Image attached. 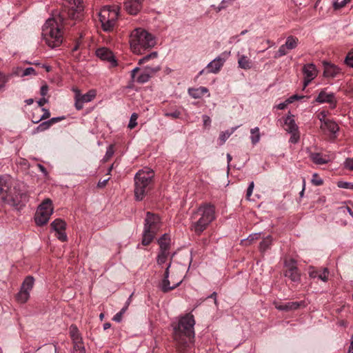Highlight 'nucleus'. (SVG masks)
<instances>
[{"mask_svg": "<svg viewBox=\"0 0 353 353\" xmlns=\"http://www.w3.org/2000/svg\"><path fill=\"white\" fill-rule=\"evenodd\" d=\"M84 6L82 0H64L63 9L58 19H48L42 28V37L46 44L54 48L61 45L63 41L60 23H64L67 18L72 20L80 19L83 15Z\"/></svg>", "mask_w": 353, "mask_h": 353, "instance_id": "nucleus-1", "label": "nucleus"}, {"mask_svg": "<svg viewBox=\"0 0 353 353\" xmlns=\"http://www.w3.org/2000/svg\"><path fill=\"white\" fill-rule=\"evenodd\" d=\"M28 199L29 191L26 183L10 175L0 176V200L19 210Z\"/></svg>", "mask_w": 353, "mask_h": 353, "instance_id": "nucleus-2", "label": "nucleus"}, {"mask_svg": "<svg viewBox=\"0 0 353 353\" xmlns=\"http://www.w3.org/2000/svg\"><path fill=\"white\" fill-rule=\"evenodd\" d=\"M190 228L200 235L215 219V207L210 203L201 205L191 216Z\"/></svg>", "mask_w": 353, "mask_h": 353, "instance_id": "nucleus-3", "label": "nucleus"}, {"mask_svg": "<svg viewBox=\"0 0 353 353\" xmlns=\"http://www.w3.org/2000/svg\"><path fill=\"white\" fill-rule=\"evenodd\" d=\"M194 316L189 313L181 316L176 327H174V339L179 344L188 346L194 337Z\"/></svg>", "mask_w": 353, "mask_h": 353, "instance_id": "nucleus-4", "label": "nucleus"}, {"mask_svg": "<svg viewBox=\"0 0 353 353\" xmlns=\"http://www.w3.org/2000/svg\"><path fill=\"white\" fill-rule=\"evenodd\" d=\"M154 172L152 169L145 168L134 176V196L137 201H142L153 185Z\"/></svg>", "mask_w": 353, "mask_h": 353, "instance_id": "nucleus-5", "label": "nucleus"}, {"mask_svg": "<svg viewBox=\"0 0 353 353\" xmlns=\"http://www.w3.org/2000/svg\"><path fill=\"white\" fill-rule=\"evenodd\" d=\"M130 44L134 53L141 54V50L154 47L156 44V40L152 34L143 28H139L131 32Z\"/></svg>", "mask_w": 353, "mask_h": 353, "instance_id": "nucleus-6", "label": "nucleus"}, {"mask_svg": "<svg viewBox=\"0 0 353 353\" xmlns=\"http://www.w3.org/2000/svg\"><path fill=\"white\" fill-rule=\"evenodd\" d=\"M161 226L159 215L150 212L146 213L143 232L142 244L148 245L154 239Z\"/></svg>", "mask_w": 353, "mask_h": 353, "instance_id": "nucleus-7", "label": "nucleus"}, {"mask_svg": "<svg viewBox=\"0 0 353 353\" xmlns=\"http://www.w3.org/2000/svg\"><path fill=\"white\" fill-rule=\"evenodd\" d=\"M103 30L105 32L113 30L119 17V8L117 6H105L99 14Z\"/></svg>", "mask_w": 353, "mask_h": 353, "instance_id": "nucleus-8", "label": "nucleus"}, {"mask_svg": "<svg viewBox=\"0 0 353 353\" xmlns=\"http://www.w3.org/2000/svg\"><path fill=\"white\" fill-rule=\"evenodd\" d=\"M53 212L52 201L47 199L44 200L39 206L34 220L38 225H43L48 223Z\"/></svg>", "mask_w": 353, "mask_h": 353, "instance_id": "nucleus-9", "label": "nucleus"}, {"mask_svg": "<svg viewBox=\"0 0 353 353\" xmlns=\"http://www.w3.org/2000/svg\"><path fill=\"white\" fill-rule=\"evenodd\" d=\"M288 270L285 272V276L289 277L293 282H298L300 281V273L294 260H290L289 262L285 263Z\"/></svg>", "mask_w": 353, "mask_h": 353, "instance_id": "nucleus-10", "label": "nucleus"}, {"mask_svg": "<svg viewBox=\"0 0 353 353\" xmlns=\"http://www.w3.org/2000/svg\"><path fill=\"white\" fill-rule=\"evenodd\" d=\"M275 307L281 311H292L297 310L301 306H304V301H295V302H286V303H281V302H275L274 303Z\"/></svg>", "mask_w": 353, "mask_h": 353, "instance_id": "nucleus-11", "label": "nucleus"}, {"mask_svg": "<svg viewBox=\"0 0 353 353\" xmlns=\"http://www.w3.org/2000/svg\"><path fill=\"white\" fill-rule=\"evenodd\" d=\"M323 67V76L325 77L334 78L341 73V69L333 63L324 61Z\"/></svg>", "mask_w": 353, "mask_h": 353, "instance_id": "nucleus-12", "label": "nucleus"}, {"mask_svg": "<svg viewBox=\"0 0 353 353\" xmlns=\"http://www.w3.org/2000/svg\"><path fill=\"white\" fill-rule=\"evenodd\" d=\"M124 7L128 13L136 15L141 8V0H127L124 3Z\"/></svg>", "mask_w": 353, "mask_h": 353, "instance_id": "nucleus-13", "label": "nucleus"}, {"mask_svg": "<svg viewBox=\"0 0 353 353\" xmlns=\"http://www.w3.org/2000/svg\"><path fill=\"white\" fill-rule=\"evenodd\" d=\"M224 62V59L220 57H216L208 64L206 67L207 73H218L223 65Z\"/></svg>", "mask_w": 353, "mask_h": 353, "instance_id": "nucleus-14", "label": "nucleus"}, {"mask_svg": "<svg viewBox=\"0 0 353 353\" xmlns=\"http://www.w3.org/2000/svg\"><path fill=\"white\" fill-rule=\"evenodd\" d=\"M316 101L319 103H329L331 104H333V107H335V98L334 93H327L324 90H322L317 97L316 98Z\"/></svg>", "mask_w": 353, "mask_h": 353, "instance_id": "nucleus-15", "label": "nucleus"}, {"mask_svg": "<svg viewBox=\"0 0 353 353\" xmlns=\"http://www.w3.org/2000/svg\"><path fill=\"white\" fill-rule=\"evenodd\" d=\"M96 55L102 60L109 62H115L112 52L107 48H101L97 50Z\"/></svg>", "mask_w": 353, "mask_h": 353, "instance_id": "nucleus-16", "label": "nucleus"}, {"mask_svg": "<svg viewBox=\"0 0 353 353\" xmlns=\"http://www.w3.org/2000/svg\"><path fill=\"white\" fill-rule=\"evenodd\" d=\"M304 77L314 79L317 76V70L314 64L307 63L303 67Z\"/></svg>", "mask_w": 353, "mask_h": 353, "instance_id": "nucleus-17", "label": "nucleus"}, {"mask_svg": "<svg viewBox=\"0 0 353 353\" xmlns=\"http://www.w3.org/2000/svg\"><path fill=\"white\" fill-rule=\"evenodd\" d=\"M181 282L182 281L181 280L174 284L172 286H170L169 278L163 277L161 283H160L159 288L163 292L166 293L177 288L181 283Z\"/></svg>", "mask_w": 353, "mask_h": 353, "instance_id": "nucleus-18", "label": "nucleus"}, {"mask_svg": "<svg viewBox=\"0 0 353 353\" xmlns=\"http://www.w3.org/2000/svg\"><path fill=\"white\" fill-rule=\"evenodd\" d=\"M170 237L168 234H163L158 240V243L160 246V251L168 252L170 249Z\"/></svg>", "mask_w": 353, "mask_h": 353, "instance_id": "nucleus-19", "label": "nucleus"}, {"mask_svg": "<svg viewBox=\"0 0 353 353\" xmlns=\"http://www.w3.org/2000/svg\"><path fill=\"white\" fill-rule=\"evenodd\" d=\"M294 116L292 115L290 113L287 116V117L285 119L284 123L286 126L285 130L288 132L297 131L298 130V126L295 123V121L294 119Z\"/></svg>", "mask_w": 353, "mask_h": 353, "instance_id": "nucleus-20", "label": "nucleus"}, {"mask_svg": "<svg viewBox=\"0 0 353 353\" xmlns=\"http://www.w3.org/2000/svg\"><path fill=\"white\" fill-rule=\"evenodd\" d=\"M238 65L242 69L249 70L252 68V63L248 57L244 54H238Z\"/></svg>", "mask_w": 353, "mask_h": 353, "instance_id": "nucleus-21", "label": "nucleus"}, {"mask_svg": "<svg viewBox=\"0 0 353 353\" xmlns=\"http://www.w3.org/2000/svg\"><path fill=\"white\" fill-rule=\"evenodd\" d=\"M321 128L323 130H327L332 134H335L339 129L337 123L330 119L323 123L321 125Z\"/></svg>", "mask_w": 353, "mask_h": 353, "instance_id": "nucleus-22", "label": "nucleus"}, {"mask_svg": "<svg viewBox=\"0 0 353 353\" xmlns=\"http://www.w3.org/2000/svg\"><path fill=\"white\" fill-rule=\"evenodd\" d=\"M70 335L72 340V343L83 342L82 337L77 326L72 325L70 327Z\"/></svg>", "mask_w": 353, "mask_h": 353, "instance_id": "nucleus-23", "label": "nucleus"}, {"mask_svg": "<svg viewBox=\"0 0 353 353\" xmlns=\"http://www.w3.org/2000/svg\"><path fill=\"white\" fill-rule=\"evenodd\" d=\"M310 158L314 163L317 165H323L328 162L325 157H323L321 153L318 152L310 153Z\"/></svg>", "mask_w": 353, "mask_h": 353, "instance_id": "nucleus-24", "label": "nucleus"}, {"mask_svg": "<svg viewBox=\"0 0 353 353\" xmlns=\"http://www.w3.org/2000/svg\"><path fill=\"white\" fill-rule=\"evenodd\" d=\"M208 92L205 87H200L199 88L189 89L188 92L190 95L194 99H199Z\"/></svg>", "mask_w": 353, "mask_h": 353, "instance_id": "nucleus-25", "label": "nucleus"}, {"mask_svg": "<svg viewBox=\"0 0 353 353\" xmlns=\"http://www.w3.org/2000/svg\"><path fill=\"white\" fill-rule=\"evenodd\" d=\"M34 279L33 278V276H28L24 279L22 285L21 286V288L30 292L34 286Z\"/></svg>", "mask_w": 353, "mask_h": 353, "instance_id": "nucleus-26", "label": "nucleus"}, {"mask_svg": "<svg viewBox=\"0 0 353 353\" xmlns=\"http://www.w3.org/2000/svg\"><path fill=\"white\" fill-rule=\"evenodd\" d=\"M52 228L55 231H61L65 230L66 227V223L64 221L60 219H57L51 223Z\"/></svg>", "mask_w": 353, "mask_h": 353, "instance_id": "nucleus-27", "label": "nucleus"}, {"mask_svg": "<svg viewBox=\"0 0 353 353\" xmlns=\"http://www.w3.org/2000/svg\"><path fill=\"white\" fill-rule=\"evenodd\" d=\"M299 39L294 36H289L284 44L288 50H291L296 48L298 46Z\"/></svg>", "mask_w": 353, "mask_h": 353, "instance_id": "nucleus-28", "label": "nucleus"}, {"mask_svg": "<svg viewBox=\"0 0 353 353\" xmlns=\"http://www.w3.org/2000/svg\"><path fill=\"white\" fill-rule=\"evenodd\" d=\"M30 298V292L20 289V291L17 294L16 299L19 303H25Z\"/></svg>", "mask_w": 353, "mask_h": 353, "instance_id": "nucleus-29", "label": "nucleus"}, {"mask_svg": "<svg viewBox=\"0 0 353 353\" xmlns=\"http://www.w3.org/2000/svg\"><path fill=\"white\" fill-rule=\"evenodd\" d=\"M97 94V92L95 90H90L85 94H80V98L84 103H88L91 101H92Z\"/></svg>", "mask_w": 353, "mask_h": 353, "instance_id": "nucleus-30", "label": "nucleus"}, {"mask_svg": "<svg viewBox=\"0 0 353 353\" xmlns=\"http://www.w3.org/2000/svg\"><path fill=\"white\" fill-rule=\"evenodd\" d=\"M251 142L253 145L256 144L260 141V132H259V128L258 127H256L254 128L251 129Z\"/></svg>", "mask_w": 353, "mask_h": 353, "instance_id": "nucleus-31", "label": "nucleus"}, {"mask_svg": "<svg viewBox=\"0 0 353 353\" xmlns=\"http://www.w3.org/2000/svg\"><path fill=\"white\" fill-rule=\"evenodd\" d=\"M272 243V237L271 236H268L266 238L263 239V241L260 243L259 248L261 252L266 251L270 246Z\"/></svg>", "mask_w": 353, "mask_h": 353, "instance_id": "nucleus-32", "label": "nucleus"}, {"mask_svg": "<svg viewBox=\"0 0 353 353\" xmlns=\"http://www.w3.org/2000/svg\"><path fill=\"white\" fill-rule=\"evenodd\" d=\"M260 236V233H254L250 234L247 239H244L241 240V244L243 245H250L254 241L259 239Z\"/></svg>", "mask_w": 353, "mask_h": 353, "instance_id": "nucleus-33", "label": "nucleus"}, {"mask_svg": "<svg viewBox=\"0 0 353 353\" xmlns=\"http://www.w3.org/2000/svg\"><path fill=\"white\" fill-rule=\"evenodd\" d=\"M72 353H85L83 342L73 343Z\"/></svg>", "mask_w": 353, "mask_h": 353, "instance_id": "nucleus-34", "label": "nucleus"}, {"mask_svg": "<svg viewBox=\"0 0 353 353\" xmlns=\"http://www.w3.org/2000/svg\"><path fill=\"white\" fill-rule=\"evenodd\" d=\"M181 112L179 110H174L171 112L165 111L164 116L168 118H172L173 119H178L181 117Z\"/></svg>", "mask_w": 353, "mask_h": 353, "instance_id": "nucleus-35", "label": "nucleus"}, {"mask_svg": "<svg viewBox=\"0 0 353 353\" xmlns=\"http://www.w3.org/2000/svg\"><path fill=\"white\" fill-rule=\"evenodd\" d=\"M83 103H84V102H83V101L80 98V92L79 90H77L76 92V94H75V103H74L76 109L78 110H81L83 108Z\"/></svg>", "mask_w": 353, "mask_h": 353, "instance_id": "nucleus-36", "label": "nucleus"}, {"mask_svg": "<svg viewBox=\"0 0 353 353\" xmlns=\"http://www.w3.org/2000/svg\"><path fill=\"white\" fill-rule=\"evenodd\" d=\"M150 78L151 77H150V74L143 70V72L137 77V81L140 83H144L148 82Z\"/></svg>", "mask_w": 353, "mask_h": 353, "instance_id": "nucleus-37", "label": "nucleus"}, {"mask_svg": "<svg viewBox=\"0 0 353 353\" xmlns=\"http://www.w3.org/2000/svg\"><path fill=\"white\" fill-rule=\"evenodd\" d=\"M161 69L159 65L157 66H146L143 71L150 74V77H152L153 74L159 71Z\"/></svg>", "mask_w": 353, "mask_h": 353, "instance_id": "nucleus-38", "label": "nucleus"}, {"mask_svg": "<svg viewBox=\"0 0 353 353\" xmlns=\"http://www.w3.org/2000/svg\"><path fill=\"white\" fill-rule=\"evenodd\" d=\"M50 127V122L48 121H43L36 128L33 133L35 134L37 132H43L48 130Z\"/></svg>", "mask_w": 353, "mask_h": 353, "instance_id": "nucleus-39", "label": "nucleus"}, {"mask_svg": "<svg viewBox=\"0 0 353 353\" xmlns=\"http://www.w3.org/2000/svg\"><path fill=\"white\" fill-rule=\"evenodd\" d=\"M11 74L6 75L0 72V90L3 89L6 83L9 81Z\"/></svg>", "mask_w": 353, "mask_h": 353, "instance_id": "nucleus-40", "label": "nucleus"}, {"mask_svg": "<svg viewBox=\"0 0 353 353\" xmlns=\"http://www.w3.org/2000/svg\"><path fill=\"white\" fill-rule=\"evenodd\" d=\"M168 255V252L160 251L158 254V257H157V263L159 265L163 264L166 261Z\"/></svg>", "mask_w": 353, "mask_h": 353, "instance_id": "nucleus-41", "label": "nucleus"}, {"mask_svg": "<svg viewBox=\"0 0 353 353\" xmlns=\"http://www.w3.org/2000/svg\"><path fill=\"white\" fill-rule=\"evenodd\" d=\"M157 52H152L150 54L143 57L142 59H139V64H142L145 62H147L148 60L151 59H154L157 57Z\"/></svg>", "mask_w": 353, "mask_h": 353, "instance_id": "nucleus-42", "label": "nucleus"}, {"mask_svg": "<svg viewBox=\"0 0 353 353\" xmlns=\"http://www.w3.org/2000/svg\"><path fill=\"white\" fill-rule=\"evenodd\" d=\"M288 54V48L285 46V45H281L276 53L274 55V58H279L283 56H285Z\"/></svg>", "mask_w": 353, "mask_h": 353, "instance_id": "nucleus-43", "label": "nucleus"}, {"mask_svg": "<svg viewBox=\"0 0 353 353\" xmlns=\"http://www.w3.org/2000/svg\"><path fill=\"white\" fill-rule=\"evenodd\" d=\"M137 119H138V114L137 113L132 114L129 123H128V128L130 129H133L137 125Z\"/></svg>", "mask_w": 353, "mask_h": 353, "instance_id": "nucleus-44", "label": "nucleus"}, {"mask_svg": "<svg viewBox=\"0 0 353 353\" xmlns=\"http://www.w3.org/2000/svg\"><path fill=\"white\" fill-rule=\"evenodd\" d=\"M350 1V0H336L334 2L333 7L335 10L340 9L344 7Z\"/></svg>", "mask_w": 353, "mask_h": 353, "instance_id": "nucleus-45", "label": "nucleus"}, {"mask_svg": "<svg viewBox=\"0 0 353 353\" xmlns=\"http://www.w3.org/2000/svg\"><path fill=\"white\" fill-rule=\"evenodd\" d=\"M41 110L43 112V115L41 117H39V119L32 120L33 123H38L39 121L46 119L50 117V113L47 109L41 108Z\"/></svg>", "mask_w": 353, "mask_h": 353, "instance_id": "nucleus-46", "label": "nucleus"}, {"mask_svg": "<svg viewBox=\"0 0 353 353\" xmlns=\"http://www.w3.org/2000/svg\"><path fill=\"white\" fill-rule=\"evenodd\" d=\"M232 132H230L228 130L225 132H221L219 134V140L221 141V144H223L226 140L231 136Z\"/></svg>", "mask_w": 353, "mask_h": 353, "instance_id": "nucleus-47", "label": "nucleus"}, {"mask_svg": "<svg viewBox=\"0 0 353 353\" xmlns=\"http://www.w3.org/2000/svg\"><path fill=\"white\" fill-rule=\"evenodd\" d=\"M345 63L348 66L353 68V50L347 53L345 59Z\"/></svg>", "mask_w": 353, "mask_h": 353, "instance_id": "nucleus-48", "label": "nucleus"}, {"mask_svg": "<svg viewBox=\"0 0 353 353\" xmlns=\"http://www.w3.org/2000/svg\"><path fill=\"white\" fill-rule=\"evenodd\" d=\"M337 185L339 188H341L350 189V190L353 189V183H350V182L341 181L337 183Z\"/></svg>", "mask_w": 353, "mask_h": 353, "instance_id": "nucleus-49", "label": "nucleus"}, {"mask_svg": "<svg viewBox=\"0 0 353 353\" xmlns=\"http://www.w3.org/2000/svg\"><path fill=\"white\" fill-rule=\"evenodd\" d=\"M328 274L329 270L327 268H324L323 270V272L319 274L318 278L321 281L326 282L328 280Z\"/></svg>", "mask_w": 353, "mask_h": 353, "instance_id": "nucleus-50", "label": "nucleus"}, {"mask_svg": "<svg viewBox=\"0 0 353 353\" xmlns=\"http://www.w3.org/2000/svg\"><path fill=\"white\" fill-rule=\"evenodd\" d=\"M290 134H291V137L290 138V142L292 143H296L299 141V130L297 131H294V132H289Z\"/></svg>", "mask_w": 353, "mask_h": 353, "instance_id": "nucleus-51", "label": "nucleus"}, {"mask_svg": "<svg viewBox=\"0 0 353 353\" xmlns=\"http://www.w3.org/2000/svg\"><path fill=\"white\" fill-rule=\"evenodd\" d=\"M36 74H37V72H36L35 70L33 68L30 67V68H26L23 71V73L21 74V76L26 77V76H28V75H36Z\"/></svg>", "mask_w": 353, "mask_h": 353, "instance_id": "nucleus-52", "label": "nucleus"}, {"mask_svg": "<svg viewBox=\"0 0 353 353\" xmlns=\"http://www.w3.org/2000/svg\"><path fill=\"white\" fill-rule=\"evenodd\" d=\"M309 276L312 279H315L319 275V272L313 266H310L308 269Z\"/></svg>", "mask_w": 353, "mask_h": 353, "instance_id": "nucleus-53", "label": "nucleus"}, {"mask_svg": "<svg viewBox=\"0 0 353 353\" xmlns=\"http://www.w3.org/2000/svg\"><path fill=\"white\" fill-rule=\"evenodd\" d=\"M56 232H57V237L58 238V239H59L60 241H61L63 242L67 241L68 238H67V235L65 232V230L58 231Z\"/></svg>", "mask_w": 353, "mask_h": 353, "instance_id": "nucleus-54", "label": "nucleus"}, {"mask_svg": "<svg viewBox=\"0 0 353 353\" xmlns=\"http://www.w3.org/2000/svg\"><path fill=\"white\" fill-rule=\"evenodd\" d=\"M345 168L350 170H353V158H347L344 162Z\"/></svg>", "mask_w": 353, "mask_h": 353, "instance_id": "nucleus-55", "label": "nucleus"}, {"mask_svg": "<svg viewBox=\"0 0 353 353\" xmlns=\"http://www.w3.org/2000/svg\"><path fill=\"white\" fill-rule=\"evenodd\" d=\"M312 182L316 185H321L323 184V180L319 178L316 174H313Z\"/></svg>", "mask_w": 353, "mask_h": 353, "instance_id": "nucleus-56", "label": "nucleus"}, {"mask_svg": "<svg viewBox=\"0 0 353 353\" xmlns=\"http://www.w3.org/2000/svg\"><path fill=\"white\" fill-rule=\"evenodd\" d=\"M254 183L253 181H252L250 184H249V186L247 189V192H246V198L248 199H250V197L251 196L252 194V192H253V189H254Z\"/></svg>", "mask_w": 353, "mask_h": 353, "instance_id": "nucleus-57", "label": "nucleus"}, {"mask_svg": "<svg viewBox=\"0 0 353 353\" xmlns=\"http://www.w3.org/2000/svg\"><path fill=\"white\" fill-rule=\"evenodd\" d=\"M113 154H114L113 147L112 145H110L107 148V150H106V152H105V159L106 160H108V159H110V157H112Z\"/></svg>", "mask_w": 353, "mask_h": 353, "instance_id": "nucleus-58", "label": "nucleus"}, {"mask_svg": "<svg viewBox=\"0 0 353 353\" xmlns=\"http://www.w3.org/2000/svg\"><path fill=\"white\" fill-rule=\"evenodd\" d=\"M304 97H305L304 96H299L297 94H294V95L291 96L290 97H289L287 99V103H291L295 100H299V99H303Z\"/></svg>", "mask_w": 353, "mask_h": 353, "instance_id": "nucleus-59", "label": "nucleus"}, {"mask_svg": "<svg viewBox=\"0 0 353 353\" xmlns=\"http://www.w3.org/2000/svg\"><path fill=\"white\" fill-rule=\"evenodd\" d=\"M63 119H65L64 117H53V118L50 119V120H48V121L50 122V125L51 126L52 124H54L58 121H61Z\"/></svg>", "mask_w": 353, "mask_h": 353, "instance_id": "nucleus-60", "label": "nucleus"}, {"mask_svg": "<svg viewBox=\"0 0 353 353\" xmlns=\"http://www.w3.org/2000/svg\"><path fill=\"white\" fill-rule=\"evenodd\" d=\"M318 119L320 120L321 124L328 120L327 119H326V113L324 111L321 112L318 114Z\"/></svg>", "mask_w": 353, "mask_h": 353, "instance_id": "nucleus-61", "label": "nucleus"}, {"mask_svg": "<svg viewBox=\"0 0 353 353\" xmlns=\"http://www.w3.org/2000/svg\"><path fill=\"white\" fill-rule=\"evenodd\" d=\"M203 125L205 126H209L211 123V119L210 117L207 115H203Z\"/></svg>", "mask_w": 353, "mask_h": 353, "instance_id": "nucleus-62", "label": "nucleus"}, {"mask_svg": "<svg viewBox=\"0 0 353 353\" xmlns=\"http://www.w3.org/2000/svg\"><path fill=\"white\" fill-rule=\"evenodd\" d=\"M48 92V86L46 84L42 85L40 90L41 94L44 97L47 94Z\"/></svg>", "mask_w": 353, "mask_h": 353, "instance_id": "nucleus-63", "label": "nucleus"}, {"mask_svg": "<svg viewBox=\"0 0 353 353\" xmlns=\"http://www.w3.org/2000/svg\"><path fill=\"white\" fill-rule=\"evenodd\" d=\"M340 209L342 210L343 212H345L346 210L350 214V215L352 217H353V211L349 206L344 205V206L341 207Z\"/></svg>", "mask_w": 353, "mask_h": 353, "instance_id": "nucleus-64", "label": "nucleus"}]
</instances>
